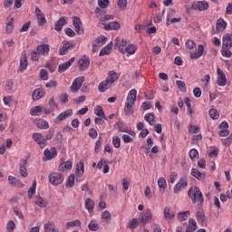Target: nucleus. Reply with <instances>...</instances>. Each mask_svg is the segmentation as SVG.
<instances>
[{
	"mask_svg": "<svg viewBox=\"0 0 232 232\" xmlns=\"http://www.w3.org/2000/svg\"><path fill=\"white\" fill-rule=\"evenodd\" d=\"M192 8L194 10H199V12H203L204 10H208V8H209V3L206 1L196 2L192 4Z\"/></svg>",
	"mask_w": 232,
	"mask_h": 232,
	"instance_id": "4468645a",
	"label": "nucleus"
},
{
	"mask_svg": "<svg viewBox=\"0 0 232 232\" xmlns=\"http://www.w3.org/2000/svg\"><path fill=\"white\" fill-rule=\"evenodd\" d=\"M53 144L55 146H61V144H63V135L61 134V132L56 133L53 139Z\"/></svg>",
	"mask_w": 232,
	"mask_h": 232,
	"instance_id": "09e8293b",
	"label": "nucleus"
},
{
	"mask_svg": "<svg viewBox=\"0 0 232 232\" xmlns=\"http://www.w3.org/2000/svg\"><path fill=\"white\" fill-rule=\"evenodd\" d=\"M151 218H153L151 210L148 209L144 214L139 216L138 220H140L141 224H148L151 222Z\"/></svg>",
	"mask_w": 232,
	"mask_h": 232,
	"instance_id": "9b49d317",
	"label": "nucleus"
},
{
	"mask_svg": "<svg viewBox=\"0 0 232 232\" xmlns=\"http://www.w3.org/2000/svg\"><path fill=\"white\" fill-rule=\"evenodd\" d=\"M40 77L42 81H48V72H46L44 69H42L40 71Z\"/></svg>",
	"mask_w": 232,
	"mask_h": 232,
	"instance_id": "338daca9",
	"label": "nucleus"
},
{
	"mask_svg": "<svg viewBox=\"0 0 232 232\" xmlns=\"http://www.w3.org/2000/svg\"><path fill=\"white\" fill-rule=\"evenodd\" d=\"M164 217L168 222H171V220L175 219V213L166 207L164 209Z\"/></svg>",
	"mask_w": 232,
	"mask_h": 232,
	"instance_id": "bb28decb",
	"label": "nucleus"
},
{
	"mask_svg": "<svg viewBox=\"0 0 232 232\" xmlns=\"http://www.w3.org/2000/svg\"><path fill=\"white\" fill-rule=\"evenodd\" d=\"M82 82H84V76L76 78L71 86L72 93H77L78 90H81V86H82Z\"/></svg>",
	"mask_w": 232,
	"mask_h": 232,
	"instance_id": "6e6552de",
	"label": "nucleus"
},
{
	"mask_svg": "<svg viewBox=\"0 0 232 232\" xmlns=\"http://www.w3.org/2000/svg\"><path fill=\"white\" fill-rule=\"evenodd\" d=\"M64 24H66V18L65 17L59 18V20L55 24L54 30H56V32H61Z\"/></svg>",
	"mask_w": 232,
	"mask_h": 232,
	"instance_id": "f704fd0d",
	"label": "nucleus"
},
{
	"mask_svg": "<svg viewBox=\"0 0 232 232\" xmlns=\"http://www.w3.org/2000/svg\"><path fill=\"white\" fill-rule=\"evenodd\" d=\"M27 164L28 161H26V160H20V175L24 179H26L28 177V170L26 169Z\"/></svg>",
	"mask_w": 232,
	"mask_h": 232,
	"instance_id": "4be33fe9",
	"label": "nucleus"
},
{
	"mask_svg": "<svg viewBox=\"0 0 232 232\" xmlns=\"http://www.w3.org/2000/svg\"><path fill=\"white\" fill-rule=\"evenodd\" d=\"M137 101V90L132 89L130 91L128 96H127V102L125 103V115L127 117H130L131 113H133V104H135V102Z\"/></svg>",
	"mask_w": 232,
	"mask_h": 232,
	"instance_id": "f03ea898",
	"label": "nucleus"
},
{
	"mask_svg": "<svg viewBox=\"0 0 232 232\" xmlns=\"http://www.w3.org/2000/svg\"><path fill=\"white\" fill-rule=\"evenodd\" d=\"M227 26V23H226V21H224V19H222V18L218 19L217 24H216L217 32H224V30H226Z\"/></svg>",
	"mask_w": 232,
	"mask_h": 232,
	"instance_id": "393cba45",
	"label": "nucleus"
},
{
	"mask_svg": "<svg viewBox=\"0 0 232 232\" xmlns=\"http://www.w3.org/2000/svg\"><path fill=\"white\" fill-rule=\"evenodd\" d=\"M34 204L39 206V208H46V206H48V201L41 196H36L34 198Z\"/></svg>",
	"mask_w": 232,
	"mask_h": 232,
	"instance_id": "a878e982",
	"label": "nucleus"
},
{
	"mask_svg": "<svg viewBox=\"0 0 232 232\" xmlns=\"http://www.w3.org/2000/svg\"><path fill=\"white\" fill-rule=\"evenodd\" d=\"M121 184H122V191L123 193H126V191L130 189V180L123 179L121 181Z\"/></svg>",
	"mask_w": 232,
	"mask_h": 232,
	"instance_id": "e2e57ef3",
	"label": "nucleus"
},
{
	"mask_svg": "<svg viewBox=\"0 0 232 232\" xmlns=\"http://www.w3.org/2000/svg\"><path fill=\"white\" fill-rule=\"evenodd\" d=\"M185 46L188 48V50H195V48H197V44H195L193 40H188Z\"/></svg>",
	"mask_w": 232,
	"mask_h": 232,
	"instance_id": "052dcab7",
	"label": "nucleus"
},
{
	"mask_svg": "<svg viewBox=\"0 0 232 232\" xmlns=\"http://www.w3.org/2000/svg\"><path fill=\"white\" fill-rule=\"evenodd\" d=\"M197 231V221L195 219L190 218L188 220V226L186 229V232H195Z\"/></svg>",
	"mask_w": 232,
	"mask_h": 232,
	"instance_id": "4c0bfd02",
	"label": "nucleus"
},
{
	"mask_svg": "<svg viewBox=\"0 0 232 232\" xmlns=\"http://www.w3.org/2000/svg\"><path fill=\"white\" fill-rule=\"evenodd\" d=\"M78 66L80 72H84L85 70H88L90 68V58H82L78 62Z\"/></svg>",
	"mask_w": 232,
	"mask_h": 232,
	"instance_id": "a211bd4d",
	"label": "nucleus"
},
{
	"mask_svg": "<svg viewBox=\"0 0 232 232\" xmlns=\"http://www.w3.org/2000/svg\"><path fill=\"white\" fill-rule=\"evenodd\" d=\"M137 52V45L129 44L124 50V53H129V55H133Z\"/></svg>",
	"mask_w": 232,
	"mask_h": 232,
	"instance_id": "79ce46f5",
	"label": "nucleus"
},
{
	"mask_svg": "<svg viewBox=\"0 0 232 232\" xmlns=\"http://www.w3.org/2000/svg\"><path fill=\"white\" fill-rule=\"evenodd\" d=\"M64 178H63V174L53 172L49 175V182L53 186H59V184H63Z\"/></svg>",
	"mask_w": 232,
	"mask_h": 232,
	"instance_id": "20e7f679",
	"label": "nucleus"
},
{
	"mask_svg": "<svg viewBox=\"0 0 232 232\" xmlns=\"http://www.w3.org/2000/svg\"><path fill=\"white\" fill-rule=\"evenodd\" d=\"M218 72V86H226V82H227V79L226 78V74L224 73V72L220 69L218 68L217 70Z\"/></svg>",
	"mask_w": 232,
	"mask_h": 232,
	"instance_id": "aec40b11",
	"label": "nucleus"
},
{
	"mask_svg": "<svg viewBox=\"0 0 232 232\" xmlns=\"http://www.w3.org/2000/svg\"><path fill=\"white\" fill-rule=\"evenodd\" d=\"M73 63H75L74 57L71 58L68 62L60 64L58 66V72L64 73V72H66V70H68L70 68V66H72V64H73Z\"/></svg>",
	"mask_w": 232,
	"mask_h": 232,
	"instance_id": "f3484780",
	"label": "nucleus"
},
{
	"mask_svg": "<svg viewBox=\"0 0 232 232\" xmlns=\"http://www.w3.org/2000/svg\"><path fill=\"white\" fill-rule=\"evenodd\" d=\"M206 53L204 52V45L199 44L196 52H190L189 57L192 60L200 59Z\"/></svg>",
	"mask_w": 232,
	"mask_h": 232,
	"instance_id": "9d476101",
	"label": "nucleus"
},
{
	"mask_svg": "<svg viewBox=\"0 0 232 232\" xmlns=\"http://www.w3.org/2000/svg\"><path fill=\"white\" fill-rule=\"evenodd\" d=\"M112 144L114 148H121V138L119 136H116L112 139Z\"/></svg>",
	"mask_w": 232,
	"mask_h": 232,
	"instance_id": "69168bd1",
	"label": "nucleus"
},
{
	"mask_svg": "<svg viewBox=\"0 0 232 232\" xmlns=\"http://www.w3.org/2000/svg\"><path fill=\"white\" fill-rule=\"evenodd\" d=\"M127 227L130 229H135L139 227V220H137V218H132L127 225Z\"/></svg>",
	"mask_w": 232,
	"mask_h": 232,
	"instance_id": "3c124183",
	"label": "nucleus"
},
{
	"mask_svg": "<svg viewBox=\"0 0 232 232\" xmlns=\"http://www.w3.org/2000/svg\"><path fill=\"white\" fill-rule=\"evenodd\" d=\"M99 225L97 222L95 221H91L88 225V228L90 229V231H99Z\"/></svg>",
	"mask_w": 232,
	"mask_h": 232,
	"instance_id": "bf43d9fd",
	"label": "nucleus"
},
{
	"mask_svg": "<svg viewBox=\"0 0 232 232\" xmlns=\"http://www.w3.org/2000/svg\"><path fill=\"white\" fill-rule=\"evenodd\" d=\"M44 155L47 160H52V159H55V157H57V150L55 147L51 148V150L46 149L44 151Z\"/></svg>",
	"mask_w": 232,
	"mask_h": 232,
	"instance_id": "412c9836",
	"label": "nucleus"
},
{
	"mask_svg": "<svg viewBox=\"0 0 232 232\" xmlns=\"http://www.w3.org/2000/svg\"><path fill=\"white\" fill-rule=\"evenodd\" d=\"M84 175V163L80 162L76 165V177H82Z\"/></svg>",
	"mask_w": 232,
	"mask_h": 232,
	"instance_id": "ea45409f",
	"label": "nucleus"
},
{
	"mask_svg": "<svg viewBox=\"0 0 232 232\" xmlns=\"http://www.w3.org/2000/svg\"><path fill=\"white\" fill-rule=\"evenodd\" d=\"M72 161H64L60 164L59 166V171H68V169H72Z\"/></svg>",
	"mask_w": 232,
	"mask_h": 232,
	"instance_id": "c9c22d12",
	"label": "nucleus"
},
{
	"mask_svg": "<svg viewBox=\"0 0 232 232\" xmlns=\"http://www.w3.org/2000/svg\"><path fill=\"white\" fill-rule=\"evenodd\" d=\"M46 92L43 89H36L33 92V101H39Z\"/></svg>",
	"mask_w": 232,
	"mask_h": 232,
	"instance_id": "cd10ccee",
	"label": "nucleus"
},
{
	"mask_svg": "<svg viewBox=\"0 0 232 232\" xmlns=\"http://www.w3.org/2000/svg\"><path fill=\"white\" fill-rule=\"evenodd\" d=\"M58 108H59V104H57V102H55V98L53 97L49 101V108L44 109V113L46 115H50V113H52V111H55V110H57Z\"/></svg>",
	"mask_w": 232,
	"mask_h": 232,
	"instance_id": "2eb2a0df",
	"label": "nucleus"
},
{
	"mask_svg": "<svg viewBox=\"0 0 232 232\" xmlns=\"http://www.w3.org/2000/svg\"><path fill=\"white\" fill-rule=\"evenodd\" d=\"M145 121H148L150 126H153V124H155V115H153V113H147L145 115Z\"/></svg>",
	"mask_w": 232,
	"mask_h": 232,
	"instance_id": "8fccbe9b",
	"label": "nucleus"
},
{
	"mask_svg": "<svg viewBox=\"0 0 232 232\" xmlns=\"http://www.w3.org/2000/svg\"><path fill=\"white\" fill-rule=\"evenodd\" d=\"M75 48V44H70L68 42H63V45L62 48H60L59 53L61 55H66L70 50H73Z\"/></svg>",
	"mask_w": 232,
	"mask_h": 232,
	"instance_id": "6ab92c4d",
	"label": "nucleus"
},
{
	"mask_svg": "<svg viewBox=\"0 0 232 232\" xmlns=\"http://www.w3.org/2000/svg\"><path fill=\"white\" fill-rule=\"evenodd\" d=\"M35 15L37 17L38 25L44 26V24L46 23V17H44V14L39 7L35 8Z\"/></svg>",
	"mask_w": 232,
	"mask_h": 232,
	"instance_id": "dca6fc26",
	"label": "nucleus"
},
{
	"mask_svg": "<svg viewBox=\"0 0 232 232\" xmlns=\"http://www.w3.org/2000/svg\"><path fill=\"white\" fill-rule=\"evenodd\" d=\"M209 116H210V119H213V121H217V119L220 117V115L218 114V111H217L216 109L209 110Z\"/></svg>",
	"mask_w": 232,
	"mask_h": 232,
	"instance_id": "13d9d810",
	"label": "nucleus"
},
{
	"mask_svg": "<svg viewBox=\"0 0 232 232\" xmlns=\"http://www.w3.org/2000/svg\"><path fill=\"white\" fill-rule=\"evenodd\" d=\"M14 18L13 17H7L6 19V27H5V33L10 34H14Z\"/></svg>",
	"mask_w": 232,
	"mask_h": 232,
	"instance_id": "b1692460",
	"label": "nucleus"
},
{
	"mask_svg": "<svg viewBox=\"0 0 232 232\" xmlns=\"http://www.w3.org/2000/svg\"><path fill=\"white\" fill-rule=\"evenodd\" d=\"M33 139H34V140H35V142L38 144V146L42 150L46 148V144H48V142H46V140L43 137L42 133H39V132L34 133Z\"/></svg>",
	"mask_w": 232,
	"mask_h": 232,
	"instance_id": "423d86ee",
	"label": "nucleus"
},
{
	"mask_svg": "<svg viewBox=\"0 0 232 232\" xmlns=\"http://www.w3.org/2000/svg\"><path fill=\"white\" fill-rule=\"evenodd\" d=\"M8 180L11 186H14V188H23V183H21V180L17 179V178L9 176Z\"/></svg>",
	"mask_w": 232,
	"mask_h": 232,
	"instance_id": "c85d7f7f",
	"label": "nucleus"
},
{
	"mask_svg": "<svg viewBox=\"0 0 232 232\" xmlns=\"http://www.w3.org/2000/svg\"><path fill=\"white\" fill-rule=\"evenodd\" d=\"M74 184H75V175L71 174L66 182V188H73Z\"/></svg>",
	"mask_w": 232,
	"mask_h": 232,
	"instance_id": "603ef678",
	"label": "nucleus"
},
{
	"mask_svg": "<svg viewBox=\"0 0 232 232\" xmlns=\"http://www.w3.org/2000/svg\"><path fill=\"white\" fill-rule=\"evenodd\" d=\"M106 41H108V38L101 35L95 39L96 44H92V46L93 48H95V46H102L106 44Z\"/></svg>",
	"mask_w": 232,
	"mask_h": 232,
	"instance_id": "e433bc0d",
	"label": "nucleus"
},
{
	"mask_svg": "<svg viewBox=\"0 0 232 232\" xmlns=\"http://www.w3.org/2000/svg\"><path fill=\"white\" fill-rule=\"evenodd\" d=\"M186 188H188V179L183 178L180 179L179 181L176 184L173 191L175 194H177L179 193V191H182V189H186Z\"/></svg>",
	"mask_w": 232,
	"mask_h": 232,
	"instance_id": "1a4fd4ad",
	"label": "nucleus"
},
{
	"mask_svg": "<svg viewBox=\"0 0 232 232\" xmlns=\"http://www.w3.org/2000/svg\"><path fill=\"white\" fill-rule=\"evenodd\" d=\"M232 48V34H226L223 36V42H222V50L221 53L223 57H231L232 53L230 49Z\"/></svg>",
	"mask_w": 232,
	"mask_h": 232,
	"instance_id": "7ed1b4c3",
	"label": "nucleus"
},
{
	"mask_svg": "<svg viewBox=\"0 0 232 232\" xmlns=\"http://www.w3.org/2000/svg\"><path fill=\"white\" fill-rule=\"evenodd\" d=\"M94 113L95 115H97L98 117H101L102 119H107L106 114H104V111L102 110V108L101 107V105H98L96 107V109L94 110Z\"/></svg>",
	"mask_w": 232,
	"mask_h": 232,
	"instance_id": "a18cd8bd",
	"label": "nucleus"
},
{
	"mask_svg": "<svg viewBox=\"0 0 232 232\" xmlns=\"http://www.w3.org/2000/svg\"><path fill=\"white\" fill-rule=\"evenodd\" d=\"M189 215H190L189 210H187L185 212H179L178 214V218L180 222H184L188 219V217H189Z\"/></svg>",
	"mask_w": 232,
	"mask_h": 232,
	"instance_id": "49530a36",
	"label": "nucleus"
},
{
	"mask_svg": "<svg viewBox=\"0 0 232 232\" xmlns=\"http://www.w3.org/2000/svg\"><path fill=\"white\" fill-rule=\"evenodd\" d=\"M73 115V110L69 109L65 111L60 113L58 117L54 120L55 124H59V122H63V121H66V119H69V117H72Z\"/></svg>",
	"mask_w": 232,
	"mask_h": 232,
	"instance_id": "0eeeda50",
	"label": "nucleus"
},
{
	"mask_svg": "<svg viewBox=\"0 0 232 232\" xmlns=\"http://www.w3.org/2000/svg\"><path fill=\"white\" fill-rule=\"evenodd\" d=\"M95 207V202L92 198H87L85 200V208L89 213H93V208Z\"/></svg>",
	"mask_w": 232,
	"mask_h": 232,
	"instance_id": "58836bf2",
	"label": "nucleus"
},
{
	"mask_svg": "<svg viewBox=\"0 0 232 232\" xmlns=\"http://www.w3.org/2000/svg\"><path fill=\"white\" fill-rule=\"evenodd\" d=\"M106 79L113 84L116 81H119V73L115 72V71H110Z\"/></svg>",
	"mask_w": 232,
	"mask_h": 232,
	"instance_id": "2f4dec72",
	"label": "nucleus"
},
{
	"mask_svg": "<svg viewBox=\"0 0 232 232\" xmlns=\"http://www.w3.org/2000/svg\"><path fill=\"white\" fill-rule=\"evenodd\" d=\"M72 24L78 35H82V34H84V29L82 28V22H81V18L78 16H72Z\"/></svg>",
	"mask_w": 232,
	"mask_h": 232,
	"instance_id": "39448f33",
	"label": "nucleus"
},
{
	"mask_svg": "<svg viewBox=\"0 0 232 232\" xmlns=\"http://www.w3.org/2000/svg\"><path fill=\"white\" fill-rule=\"evenodd\" d=\"M111 87V83L105 79L103 82H102L99 84V92H101L102 93H104V92H106V90H108V88Z\"/></svg>",
	"mask_w": 232,
	"mask_h": 232,
	"instance_id": "c756f323",
	"label": "nucleus"
},
{
	"mask_svg": "<svg viewBox=\"0 0 232 232\" xmlns=\"http://www.w3.org/2000/svg\"><path fill=\"white\" fill-rule=\"evenodd\" d=\"M128 42L124 39L121 40L119 37L115 39V48L121 52V53H124V50L127 48Z\"/></svg>",
	"mask_w": 232,
	"mask_h": 232,
	"instance_id": "f8f14e48",
	"label": "nucleus"
},
{
	"mask_svg": "<svg viewBox=\"0 0 232 232\" xmlns=\"http://www.w3.org/2000/svg\"><path fill=\"white\" fill-rule=\"evenodd\" d=\"M37 186V182L34 181L32 187L28 190V197L32 198L35 195V188Z\"/></svg>",
	"mask_w": 232,
	"mask_h": 232,
	"instance_id": "680f3d73",
	"label": "nucleus"
},
{
	"mask_svg": "<svg viewBox=\"0 0 232 232\" xmlns=\"http://www.w3.org/2000/svg\"><path fill=\"white\" fill-rule=\"evenodd\" d=\"M28 67V58L26 57V52L24 51L20 59V72H24Z\"/></svg>",
	"mask_w": 232,
	"mask_h": 232,
	"instance_id": "5701e85b",
	"label": "nucleus"
},
{
	"mask_svg": "<svg viewBox=\"0 0 232 232\" xmlns=\"http://www.w3.org/2000/svg\"><path fill=\"white\" fill-rule=\"evenodd\" d=\"M158 186L160 189V191H164L166 189V179L164 178H160L158 180Z\"/></svg>",
	"mask_w": 232,
	"mask_h": 232,
	"instance_id": "6e6d98bb",
	"label": "nucleus"
},
{
	"mask_svg": "<svg viewBox=\"0 0 232 232\" xmlns=\"http://www.w3.org/2000/svg\"><path fill=\"white\" fill-rule=\"evenodd\" d=\"M188 197L191 199L192 204H198V206L204 204V195L198 187L190 188L188 191Z\"/></svg>",
	"mask_w": 232,
	"mask_h": 232,
	"instance_id": "f257e3e1",
	"label": "nucleus"
},
{
	"mask_svg": "<svg viewBox=\"0 0 232 232\" xmlns=\"http://www.w3.org/2000/svg\"><path fill=\"white\" fill-rule=\"evenodd\" d=\"M189 157H190L191 160L197 159V157H198V150H197L196 149H192L189 151Z\"/></svg>",
	"mask_w": 232,
	"mask_h": 232,
	"instance_id": "774afa93",
	"label": "nucleus"
},
{
	"mask_svg": "<svg viewBox=\"0 0 232 232\" xmlns=\"http://www.w3.org/2000/svg\"><path fill=\"white\" fill-rule=\"evenodd\" d=\"M36 126H37V128H39V130H48V128H50L48 121H43V120H39L36 122Z\"/></svg>",
	"mask_w": 232,
	"mask_h": 232,
	"instance_id": "c03bdc74",
	"label": "nucleus"
},
{
	"mask_svg": "<svg viewBox=\"0 0 232 232\" xmlns=\"http://www.w3.org/2000/svg\"><path fill=\"white\" fill-rule=\"evenodd\" d=\"M113 47V43L109 44L107 46H105L102 51L100 52V57H102V55H109V53L111 52V48Z\"/></svg>",
	"mask_w": 232,
	"mask_h": 232,
	"instance_id": "a19ab883",
	"label": "nucleus"
},
{
	"mask_svg": "<svg viewBox=\"0 0 232 232\" xmlns=\"http://www.w3.org/2000/svg\"><path fill=\"white\" fill-rule=\"evenodd\" d=\"M176 85L178 86V88L180 92H186V82H184L180 80H178V81H176Z\"/></svg>",
	"mask_w": 232,
	"mask_h": 232,
	"instance_id": "0e129e2a",
	"label": "nucleus"
},
{
	"mask_svg": "<svg viewBox=\"0 0 232 232\" xmlns=\"http://www.w3.org/2000/svg\"><path fill=\"white\" fill-rule=\"evenodd\" d=\"M80 226H81V220L79 219L66 223L67 229H70V227H80Z\"/></svg>",
	"mask_w": 232,
	"mask_h": 232,
	"instance_id": "864d4df0",
	"label": "nucleus"
},
{
	"mask_svg": "<svg viewBox=\"0 0 232 232\" xmlns=\"http://www.w3.org/2000/svg\"><path fill=\"white\" fill-rule=\"evenodd\" d=\"M40 57H41V53L38 52L37 49L34 50L31 53V61L37 62L39 61Z\"/></svg>",
	"mask_w": 232,
	"mask_h": 232,
	"instance_id": "5fc2aeb1",
	"label": "nucleus"
},
{
	"mask_svg": "<svg viewBox=\"0 0 232 232\" xmlns=\"http://www.w3.org/2000/svg\"><path fill=\"white\" fill-rule=\"evenodd\" d=\"M102 219L104 220L107 224H110L111 221V214L110 211L105 210L102 213Z\"/></svg>",
	"mask_w": 232,
	"mask_h": 232,
	"instance_id": "de8ad7c7",
	"label": "nucleus"
},
{
	"mask_svg": "<svg viewBox=\"0 0 232 232\" xmlns=\"http://www.w3.org/2000/svg\"><path fill=\"white\" fill-rule=\"evenodd\" d=\"M36 50L40 55H44V57L50 55V44H43L36 47Z\"/></svg>",
	"mask_w": 232,
	"mask_h": 232,
	"instance_id": "ddd939ff",
	"label": "nucleus"
},
{
	"mask_svg": "<svg viewBox=\"0 0 232 232\" xmlns=\"http://www.w3.org/2000/svg\"><path fill=\"white\" fill-rule=\"evenodd\" d=\"M191 175L198 180H204L206 179V174L199 172L198 169H192Z\"/></svg>",
	"mask_w": 232,
	"mask_h": 232,
	"instance_id": "7c9ffc66",
	"label": "nucleus"
},
{
	"mask_svg": "<svg viewBox=\"0 0 232 232\" xmlns=\"http://www.w3.org/2000/svg\"><path fill=\"white\" fill-rule=\"evenodd\" d=\"M117 5L120 10H125L128 6V0H118Z\"/></svg>",
	"mask_w": 232,
	"mask_h": 232,
	"instance_id": "4d7b16f0",
	"label": "nucleus"
},
{
	"mask_svg": "<svg viewBox=\"0 0 232 232\" xmlns=\"http://www.w3.org/2000/svg\"><path fill=\"white\" fill-rule=\"evenodd\" d=\"M44 231L45 232H59L58 229H56L55 225L53 223L48 222L44 225Z\"/></svg>",
	"mask_w": 232,
	"mask_h": 232,
	"instance_id": "37998d69",
	"label": "nucleus"
},
{
	"mask_svg": "<svg viewBox=\"0 0 232 232\" xmlns=\"http://www.w3.org/2000/svg\"><path fill=\"white\" fill-rule=\"evenodd\" d=\"M45 110V108L42 107V106H35V107H33L30 111V114L33 116V117H35L37 115H41L42 112H44Z\"/></svg>",
	"mask_w": 232,
	"mask_h": 232,
	"instance_id": "473e14b6",
	"label": "nucleus"
},
{
	"mask_svg": "<svg viewBox=\"0 0 232 232\" xmlns=\"http://www.w3.org/2000/svg\"><path fill=\"white\" fill-rule=\"evenodd\" d=\"M105 30H119L121 28V24L119 22H111L104 25Z\"/></svg>",
	"mask_w": 232,
	"mask_h": 232,
	"instance_id": "72a5a7b5",
	"label": "nucleus"
}]
</instances>
